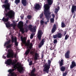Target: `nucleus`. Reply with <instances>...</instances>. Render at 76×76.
<instances>
[{
    "label": "nucleus",
    "mask_w": 76,
    "mask_h": 76,
    "mask_svg": "<svg viewBox=\"0 0 76 76\" xmlns=\"http://www.w3.org/2000/svg\"><path fill=\"white\" fill-rule=\"evenodd\" d=\"M48 4H45L44 6V7L45 8L44 11V14L47 20V21L45 22V25L47 24V22H49V20L51 18L50 14V6L52 5L53 3V0H46Z\"/></svg>",
    "instance_id": "nucleus-1"
},
{
    "label": "nucleus",
    "mask_w": 76,
    "mask_h": 76,
    "mask_svg": "<svg viewBox=\"0 0 76 76\" xmlns=\"http://www.w3.org/2000/svg\"><path fill=\"white\" fill-rule=\"evenodd\" d=\"M12 68L14 69H11L8 71V72H9L11 74L10 76H17L14 73H12L13 71L15 70H16L17 68V70L20 72H22V71H24L23 68L22 66H20L19 67H18L17 64H16L13 65Z\"/></svg>",
    "instance_id": "nucleus-2"
},
{
    "label": "nucleus",
    "mask_w": 76,
    "mask_h": 76,
    "mask_svg": "<svg viewBox=\"0 0 76 76\" xmlns=\"http://www.w3.org/2000/svg\"><path fill=\"white\" fill-rule=\"evenodd\" d=\"M13 13H14V12H13V10H10L6 14V17L7 16H8V17H7L6 18L5 17H3L2 19V21L5 22H8L9 18L12 19V18H13V16H14Z\"/></svg>",
    "instance_id": "nucleus-3"
},
{
    "label": "nucleus",
    "mask_w": 76,
    "mask_h": 76,
    "mask_svg": "<svg viewBox=\"0 0 76 76\" xmlns=\"http://www.w3.org/2000/svg\"><path fill=\"white\" fill-rule=\"evenodd\" d=\"M8 53L7 55V58H13L14 57L15 58H16L17 56V54L15 53L14 55V52L13 50L11 49H10L8 50Z\"/></svg>",
    "instance_id": "nucleus-4"
},
{
    "label": "nucleus",
    "mask_w": 76,
    "mask_h": 76,
    "mask_svg": "<svg viewBox=\"0 0 76 76\" xmlns=\"http://www.w3.org/2000/svg\"><path fill=\"white\" fill-rule=\"evenodd\" d=\"M51 61L50 60H48V62L47 64H45V67L43 69V72H45L47 73H48L49 72V69L50 68V66H51Z\"/></svg>",
    "instance_id": "nucleus-5"
},
{
    "label": "nucleus",
    "mask_w": 76,
    "mask_h": 76,
    "mask_svg": "<svg viewBox=\"0 0 76 76\" xmlns=\"http://www.w3.org/2000/svg\"><path fill=\"white\" fill-rule=\"evenodd\" d=\"M63 63H64V60L63 59H61V61H59L58 63L60 67V70L61 72H64L66 69V67L64 66H62L63 65H64Z\"/></svg>",
    "instance_id": "nucleus-6"
},
{
    "label": "nucleus",
    "mask_w": 76,
    "mask_h": 76,
    "mask_svg": "<svg viewBox=\"0 0 76 76\" xmlns=\"http://www.w3.org/2000/svg\"><path fill=\"white\" fill-rule=\"evenodd\" d=\"M18 27L20 29V31L23 34H24L25 31L24 30V28H23V23L22 21H20L18 25Z\"/></svg>",
    "instance_id": "nucleus-7"
},
{
    "label": "nucleus",
    "mask_w": 76,
    "mask_h": 76,
    "mask_svg": "<svg viewBox=\"0 0 76 76\" xmlns=\"http://www.w3.org/2000/svg\"><path fill=\"white\" fill-rule=\"evenodd\" d=\"M20 39L22 41V42L23 44H25V46H26V47H28V46H29V44L30 43V40H27V42H25V40L26 39V38L24 37L23 38L22 36H21L20 37Z\"/></svg>",
    "instance_id": "nucleus-8"
},
{
    "label": "nucleus",
    "mask_w": 76,
    "mask_h": 76,
    "mask_svg": "<svg viewBox=\"0 0 76 76\" xmlns=\"http://www.w3.org/2000/svg\"><path fill=\"white\" fill-rule=\"evenodd\" d=\"M3 6L5 8L4 10L7 12V10H10V5L9 4V2H8L4 5H3Z\"/></svg>",
    "instance_id": "nucleus-9"
},
{
    "label": "nucleus",
    "mask_w": 76,
    "mask_h": 76,
    "mask_svg": "<svg viewBox=\"0 0 76 76\" xmlns=\"http://www.w3.org/2000/svg\"><path fill=\"white\" fill-rule=\"evenodd\" d=\"M33 26H32V25H29L28 26V28L29 29L31 32H35L37 30L36 29V27L34 26L33 28H32Z\"/></svg>",
    "instance_id": "nucleus-10"
},
{
    "label": "nucleus",
    "mask_w": 76,
    "mask_h": 76,
    "mask_svg": "<svg viewBox=\"0 0 76 76\" xmlns=\"http://www.w3.org/2000/svg\"><path fill=\"white\" fill-rule=\"evenodd\" d=\"M42 31L40 30L38 31L37 33V38L39 40V41H41V37H42Z\"/></svg>",
    "instance_id": "nucleus-11"
},
{
    "label": "nucleus",
    "mask_w": 76,
    "mask_h": 76,
    "mask_svg": "<svg viewBox=\"0 0 76 76\" xmlns=\"http://www.w3.org/2000/svg\"><path fill=\"white\" fill-rule=\"evenodd\" d=\"M5 64L8 65V66H10L11 64L13 65L12 60V59H8L6 61H5Z\"/></svg>",
    "instance_id": "nucleus-12"
},
{
    "label": "nucleus",
    "mask_w": 76,
    "mask_h": 76,
    "mask_svg": "<svg viewBox=\"0 0 76 76\" xmlns=\"http://www.w3.org/2000/svg\"><path fill=\"white\" fill-rule=\"evenodd\" d=\"M45 42V38L42 39L39 45V48H41L42 45H44Z\"/></svg>",
    "instance_id": "nucleus-13"
},
{
    "label": "nucleus",
    "mask_w": 76,
    "mask_h": 76,
    "mask_svg": "<svg viewBox=\"0 0 76 76\" xmlns=\"http://www.w3.org/2000/svg\"><path fill=\"white\" fill-rule=\"evenodd\" d=\"M57 30V25L56 24H53V27L51 29V32L52 34H53Z\"/></svg>",
    "instance_id": "nucleus-14"
},
{
    "label": "nucleus",
    "mask_w": 76,
    "mask_h": 76,
    "mask_svg": "<svg viewBox=\"0 0 76 76\" xmlns=\"http://www.w3.org/2000/svg\"><path fill=\"white\" fill-rule=\"evenodd\" d=\"M12 43L15 42V46H17L18 45V42H17V39L16 38L12 37Z\"/></svg>",
    "instance_id": "nucleus-15"
},
{
    "label": "nucleus",
    "mask_w": 76,
    "mask_h": 76,
    "mask_svg": "<svg viewBox=\"0 0 76 76\" xmlns=\"http://www.w3.org/2000/svg\"><path fill=\"white\" fill-rule=\"evenodd\" d=\"M70 52L68 51L66 52V53L65 54V56L66 58H70Z\"/></svg>",
    "instance_id": "nucleus-16"
},
{
    "label": "nucleus",
    "mask_w": 76,
    "mask_h": 76,
    "mask_svg": "<svg viewBox=\"0 0 76 76\" xmlns=\"http://www.w3.org/2000/svg\"><path fill=\"white\" fill-rule=\"evenodd\" d=\"M75 11L76 12V5H72L71 9V12L72 13H75Z\"/></svg>",
    "instance_id": "nucleus-17"
},
{
    "label": "nucleus",
    "mask_w": 76,
    "mask_h": 76,
    "mask_svg": "<svg viewBox=\"0 0 76 76\" xmlns=\"http://www.w3.org/2000/svg\"><path fill=\"white\" fill-rule=\"evenodd\" d=\"M76 66V63L74 61H73L72 62V64L70 66V68L73 69L74 67Z\"/></svg>",
    "instance_id": "nucleus-18"
},
{
    "label": "nucleus",
    "mask_w": 76,
    "mask_h": 76,
    "mask_svg": "<svg viewBox=\"0 0 76 76\" xmlns=\"http://www.w3.org/2000/svg\"><path fill=\"white\" fill-rule=\"evenodd\" d=\"M5 25L7 28H10V27L13 26V24H10L9 22L6 23Z\"/></svg>",
    "instance_id": "nucleus-19"
},
{
    "label": "nucleus",
    "mask_w": 76,
    "mask_h": 76,
    "mask_svg": "<svg viewBox=\"0 0 76 76\" xmlns=\"http://www.w3.org/2000/svg\"><path fill=\"white\" fill-rule=\"evenodd\" d=\"M21 2L23 6H26L27 5L26 0H22Z\"/></svg>",
    "instance_id": "nucleus-20"
},
{
    "label": "nucleus",
    "mask_w": 76,
    "mask_h": 76,
    "mask_svg": "<svg viewBox=\"0 0 76 76\" xmlns=\"http://www.w3.org/2000/svg\"><path fill=\"white\" fill-rule=\"evenodd\" d=\"M35 71V69L34 68L31 72V76H37V74L34 73Z\"/></svg>",
    "instance_id": "nucleus-21"
},
{
    "label": "nucleus",
    "mask_w": 76,
    "mask_h": 76,
    "mask_svg": "<svg viewBox=\"0 0 76 76\" xmlns=\"http://www.w3.org/2000/svg\"><path fill=\"white\" fill-rule=\"evenodd\" d=\"M35 9L36 10H38L40 9V5L38 4H36L35 7Z\"/></svg>",
    "instance_id": "nucleus-22"
},
{
    "label": "nucleus",
    "mask_w": 76,
    "mask_h": 76,
    "mask_svg": "<svg viewBox=\"0 0 76 76\" xmlns=\"http://www.w3.org/2000/svg\"><path fill=\"white\" fill-rule=\"evenodd\" d=\"M39 57V54L37 53H35L34 59L36 60H38V57Z\"/></svg>",
    "instance_id": "nucleus-23"
},
{
    "label": "nucleus",
    "mask_w": 76,
    "mask_h": 76,
    "mask_svg": "<svg viewBox=\"0 0 76 76\" xmlns=\"http://www.w3.org/2000/svg\"><path fill=\"white\" fill-rule=\"evenodd\" d=\"M58 36V38H61V37H62V34H61V33H58L57 34Z\"/></svg>",
    "instance_id": "nucleus-24"
},
{
    "label": "nucleus",
    "mask_w": 76,
    "mask_h": 76,
    "mask_svg": "<svg viewBox=\"0 0 76 76\" xmlns=\"http://www.w3.org/2000/svg\"><path fill=\"white\" fill-rule=\"evenodd\" d=\"M31 50L29 49H28L26 52L25 53L26 55H28V54L29 53V52H30V51Z\"/></svg>",
    "instance_id": "nucleus-25"
},
{
    "label": "nucleus",
    "mask_w": 76,
    "mask_h": 76,
    "mask_svg": "<svg viewBox=\"0 0 76 76\" xmlns=\"http://www.w3.org/2000/svg\"><path fill=\"white\" fill-rule=\"evenodd\" d=\"M12 45H13L12 44L9 45H8L6 46V48H10L12 47Z\"/></svg>",
    "instance_id": "nucleus-26"
},
{
    "label": "nucleus",
    "mask_w": 76,
    "mask_h": 76,
    "mask_svg": "<svg viewBox=\"0 0 76 76\" xmlns=\"http://www.w3.org/2000/svg\"><path fill=\"white\" fill-rule=\"evenodd\" d=\"M35 34L34 33H32L31 34L30 39H32V38H33V37H34V35H35Z\"/></svg>",
    "instance_id": "nucleus-27"
},
{
    "label": "nucleus",
    "mask_w": 76,
    "mask_h": 76,
    "mask_svg": "<svg viewBox=\"0 0 76 76\" xmlns=\"http://www.w3.org/2000/svg\"><path fill=\"white\" fill-rule=\"evenodd\" d=\"M53 38L54 39H56L57 38H58V36H57V34L53 35Z\"/></svg>",
    "instance_id": "nucleus-28"
},
{
    "label": "nucleus",
    "mask_w": 76,
    "mask_h": 76,
    "mask_svg": "<svg viewBox=\"0 0 76 76\" xmlns=\"http://www.w3.org/2000/svg\"><path fill=\"white\" fill-rule=\"evenodd\" d=\"M69 35L67 34L65 37V40H67V38H69Z\"/></svg>",
    "instance_id": "nucleus-29"
},
{
    "label": "nucleus",
    "mask_w": 76,
    "mask_h": 76,
    "mask_svg": "<svg viewBox=\"0 0 76 76\" xmlns=\"http://www.w3.org/2000/svg\"><path fill=\"white\" fill-rule=\"evenodd\" d=\"M59 10L57 8H56L55 9V13H56V14H57V13L58 12V11Z\"/></svg>",
    "instance_id": "nucleus-30"
},
{
    "label": "nucleus",
    "mask_w": 76,
    "mask_h": 76,
    "mask_svg": "<svg viewBox=\"0 0 76 76\" xmlns=\"http://www.w3.org/2000/svg\"><path fill=\"white\" fill-rule=\"evenodd\" d=\"M17 63V60L15 59L14 61L12 62V65L13 66V65H15V64Z\"/></svg>",
    "instance_id": "nucleus-31"
},
{
    "label": "nucleus",
    "mask_w": 76,
    "mask_h": 76,
    "mask_svg": "<svg viewBox=\"0 0 76 76\" xmlns=\"http://www.w3.org/2000/svg\"><path fill=\"white\" fill-rule=\"evenodd\" d=\"M61 26L62 28H65V24L64 23L62 22L61 23Z\"/></svg>",
    "instance_id": "nucleus-32"
},
{
    "label": "nucleus",
    "mask_w": 76,
    "mask_h": 76,
    "mask_svg": "<svg viewBox=\"0 0 76 76\" xmlns=\"http://www.w3.org/2000/svg\"><path fill=\"white\" fill-rule=\"evenodd\" d=\"M40 19H42V17H43V13H42L40 14Z\"/></svg>",
    "instance_id": "nucleus-33"
},
{
    "label": "nucleus",
    "mask_w": 76,
    "mask_h": 76,
    "mask_svg": "<svg viewBox=\"0 0 76 76\" xmlns=\"http://www.w3.org/2000/svg\"><path fill=\"white\" fill-rule=\"evenodd\" d=\"M50 22L52 23H53V22H54V18H51L50 19Z\"/></svg>",
    "instance_id": "nucleus-34"
},
{
    "label": "nucleus",
    "mask_w": 76,
    "mask_h": 76,
    "mask_svg": "<svg viewBox=\"0 0 76 76\" xmlns=\"http://www.w3.org/2000/svg\"><path fill=\"white\" fill-rule=\"evenodd\" d=\"M53 43L55 44L57 43V39H55L54 40Z\"/></svg>",
    "instance_id": "nucleus-35"
},
{
    "label": "nucleus",
    "mask_w": 76,
    "mask_h": 76,
    "mask_svg": "<svg viewBox=\"0 0 76 76\" xmlns=\"http://www.w3.org/2000/svg\"><path fill=\"white\" fill-rule=\"evenodd\" d=\"M67 72H65L63 74L62 76H66L67 75Z\"/></svg>",
    "instance_id": "nucleus-36"
},
{
    "label": "nucleus",
    "mask_w": 76,
    "mask_h": 76,
    "mask_svg": "<svg viewBox=\"0 0 76 76\" xmlns=\"http://www.w3.org/2000/svg\"><path fill=\"white\" fill-rule=\"evenodd\" d=\"M16 3H20V0H15Z\"/></svg>",
    "instance_id": "nucleus-37"
},
{
    "label": "nucleus",
    "mask_w": 76,
    "mask_h": 76,
    "mask_svg": "<svg viewBox=\"0 0 76 76\" xmlns=\"http://www.w3.org/2000/svg\"><path fill=\"white\" fill-rule=\"evenodd\" d=\"M12 26L13 29H15V27H16V24H13Z\"/></svg>",
    "instance_id": "nucleus-38"
},
{
    "label": "nucleus",
    "mask_w": 76,
    "mask_h": 76,
    "mask_svg": "<svg viewBox=\"0 0 76 76\" xmlns=\"http://www.w3.org/2000/svg\"><path fill=\"white\" fill-rule=\"evenodd\" d=\"M32 64V61H31L29 62V66H31Z\"/></svg>",
    "instance_id": "nucleus-39"
},
{
    "label": "nucleus",
    "mask_w": 76,
    "mask_h": 76,
    "mask_svg": "<svg viewBox=\"0 0 76 76\" xmlns=\"http://www.w3.org/2000/svg\"><path fill=\"white\" fill-rule=\"evenodd\" d=\"M66 34H67V32L66 31H65L64 32V36H65L66 35Z\"/></svg>",
    "instance_id": "nucleus-40"
},
{
    "label": "nucleus",
    "mask_w": 76,
    "mask_h": 76,
    "mask_svg": "<svg viewBox=\"0 0 76 76\" xmlns=\"http://www.w3.org/2000/svg\"><path fill=\"white\" fill-rule=\"evenodd\" d=\"M27 18L28 19H30L31 18V16L30 15H28L27 16Z\"/></svg>",
    "instance_id": "nucleus-41"
},
{
    "label": "nucleus",
    "mask_w": 76,
    "mask_h": 76,
    "mask_svg": "<svg viewBox=\"0 0 76 76\" xmlns=\"http://www.w3.org/2000/svg\"><path fill=\"white\" fill-rule=\"evenodd\" d=\"M7 44L9 45V44L10 43V40L8 41L7 42Z\"/></svg>",
    "instance_id": "nucleus-42"
},
{
    "label": "nucleus",
    "mask_w": 76,
    "mask_h": 76,
    "mask_svg": "<svg viewBox=\"0 0 76 76\" xmlns=\"http://www.w3.org/2000/svg\"><path fill=\"white\" fill-rule=\"evenodd\" d=\"M8 2H9L8 0H5L4 1V3H5V4H6V3H7Z\"/></svg>",
    "instance_id": "nucleus-43"
},
{
    "label": "nucleus",
    "mask_w": 76,
    "mask_h": 76,
    "mask_svg": "<svg viewBox=\"0 0 76 76\" xmlns=\"http://www.w3.org/2000/svg\"><path fill=\"white\" fill-rule=\"evenodd\" d=\"M54 48H54V47H53V48L52 46H51L50 48V49L51 50H54Z\"/></svg>",
    "instance_id": "nucleus-44"
},
{
    "label": "nucleus",
    "mask_w": 76,
    "mask_h": 76,
    "mask_svg": "<svg viewBox=\"0 0 76 76\" xmlns=\"http://www.w3.org/2000/svg\"><path fill=\"white\" fill-rule=\"evenodd\" d=\"M20 18H21V19H23V18H24V16L21 15V16H20Z\"/></svg>",
    "instance_id": "nucleus-45"
},
{
    "label": "nucleus",
    "mask_w": 76,
    "mask_h": 76,
    "mask_svg": "<svg viewBox=\"0 0 76 76\" xmlns=\"http://www.w3.org/2000/svg\"><path fill=\"white\" fill-rule=\"evenodd\" d=\"M41 24H42V25H43V23H44V21H43L42 20H41Z\"/></svg>",
    "instance_id": "nucleus-46"
},
{
    "label": "nucleus",
    "mask_w": 76,
    "mask_h": 76,
    "mask_svg": "<svg viewBox=\"0 0 76 76\" xmlns=\"http://www.w3.org/2000/svg\"><path fill=\"white\" fill-rule=\"evenodd\" d=\"M53 17V18L54 19V18H55V15L53 14H52L51 15Z\"/></svg>",
    "instance_id": "nucleus-47"
},
{
    "label": "nucleus",
    "mask_w": 76,
    "mask_h": 76,
    "mask_svg": "<svg viewBox=\"0 0 76 76\" xmlns=\"http://www.w3.org/2000/svg\"><path fill=\"white\" fill-rule=\"evenodd\" d=\"M29 45L30 46V47H32L33 45H32V43H29Z\"/></svg>",
    "instance_id": "nucleus-48"
},
{
    "label": "nucleus",
    "mask_w": 76,
    "mask_h": 76,
    "mask_svg": "<svg viewBox=\"0 0 76 76\" xmlns=\"http://www.w3.org/2000/svg\"><path fill=\"white\" fill-rule=\"evenodd\" d=\"M8 45V44H7V42H6L4 45V46L5 47V46H6V45Z\"/></svg>",
    "instance_id": "nucleus-49"
},
{
    "label": "nucleus",
    "mask_w": 76,
    "mask_h": 76,
    "mask_svg": "<svg viewBox=\"0 0 76 76\" xmlns=\"http://www.w3.org/2000/svg\"><path fill=\"white\" fill-rule=\"evenodd\" d=\"M44 58V55H43V54H42V55H41V58L42 59H43Z\"/></svg>",
    "instance_id": "nucleus-50"
},
{
    "label": "nucleus",
    "mask_w": 76,
    "mask_h": 76,
    "mask_svg": "<svg viewBox=\"0 0 76 76\" xmlns=\"http://www.w3.org/2000/svg\"><path fill=\"white\" fill-rule=\"evenodd\" d=\"M3 58H4V59H6V57L5 56L3 55Z\"/></svg>",
    "instance_id": "nucleus-51"
},
{
    "label": "nucleus",
    "mask_w": 76,
    "mask_h": 76,
    "mask_svg": "<svg viewBox=\"0 0 76 76\" xmlns=\"http://www.w3.org/2000/svg\"><path fill=\"white\" fill-rule=\"evenodd\" d=\"M75 16H76V14H75V13L73 16V18L74 19H75Z\"/></svg>",
    "instance_id": "nucleus-52"
},
{
    "label": "nucleus",
    "mask_w": 76,
    "mask_h": 76,
    "mask_svg": "<svg viewBox=\"0 0 76 76\" xmlns=\"http://www.w3.org/2000/svg\"><path fill=\"white\" fill-rule=\"evenodd\" d=\"M32 47H31V46H30V47H29V49H30V50H31V49L32 48Z\"/></svg>",
    "instance_id": "nucleus-53"
},
{
    "label": "nucleus",
    "mask_w": 76,
    "mask_h": 76,
    "mask_svg": "<svg viewBox=\"0 0 76 76\" xmlns=\"http://www.w3.org/2000/svg\"><path fill=\"white\" fill-rule=\"evenodd\" d=\"M26 32H28V29H27V28H26Z\"/></svg>",
    "instance_id": "nucleus-54"
},
{
    "label": "nucleus",
    "mask_w": 76,
    "mask_h": 76,
    "mask_svg": "<svg viewBox=\"0 0 76 76\" xmlns=\"http://www.w3.org/2000/svg\"><path fill=\"white\" fill-rule=\"evenodd\" d=\"M30 53L31 54H33V52H31Z\"/></svg>",
    "instance_id": "nucleus-55"
},
{
    "label": "nucleus",
    "mask_w": 76,
    "mask_h": 76,
    "mask_svg": "<svg viewBox=\"0 0 76 76\" xmlns=\"http://www.w3.org/2000/svg\"><path fill=\"white\" fill-rule=\"evenodd\" d=\"M72 15H72L71 16V18H72Z\"/></svg>",
    "instance_id": "nucleus-56"
},
{
    "label": "nucleus",
    "mask_w": 76,
    "mask_h": 76,
    "mask_svg": "<svg viewBox=\"0 0 76 76\" xmlns=\"http://www.w3.org/2000/svg\"><path fill=\"white\" fill-rule=\"evenodd\" d=\"M53 55H54V53H53Z\"/></svg>",
    "instance_id": "nucleus-57"
},
{
    "label": "nucleus",
    "mask_w": 76,
    "mask_h": 76,
    "mask_svg": "<svg viewBox=\"0 0 76 76\" xmlns=\"http://www.w3.org/2000/svg\"><path fill=\"white\" fill-rule=\"evenodd\" d=\"M26 23H28L27 22H26Z\"/></svg>",
    "instance_id": "nucleus-58"
},
{
    "label": "nucleus",
    "mask_w": 76,
    "mask_h": 76,
    "mask_svg": "<svg viewBox=\"0 0 76 76\" xmlns=\"http://www.w3.org/2000/svg\"><path fill=\"white\" fill-rule=\"evenodd\" d=\"M69 9H70V7H69Z\"/></svg>",
    "instance_id": "nucleus-59"
},
{
    "label": "nucleus",
    "mask_w": 76,
    "mask_h": 76,
    "mask_svg": "<svg viewBox=\"0 0 76 76\" xmlns=\"http://www.w3.org/2000/svg\"><path fill=\"white\" fill-rule=\"evenodd\" d=\"M58 8V9H59V8Z\"/></svg>",
    "instance_id": "nucleus-60"
},
{
    "label": "nucleus",
    "mask_w": 76,
    "mask_h": 76,
    "mask_svg": "<svg viewBox=\"0 0 76 76\" xmlns=\"http://www.w3.org/2000/svg\"><path fill=\"white\" fill-rule=\"evenodd\" d=\"M55 51H56V50H55Z\"/></svg>",
    "instance_id": "nucleus-61"
}]
</instances>
